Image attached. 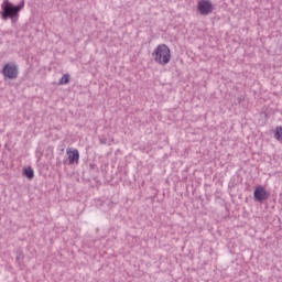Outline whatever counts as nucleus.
Listing matches in <instances>:
<instances>
[{
  "label": "nucleus",
  "mask_w": 282,
  "mask_h": 282,
  "mask_svg": "<svg viewBox=\"0 0 282 282\" xmlns=\"http://www.w3.org/2000/svg\"><path fill=\"white\" fill-rule=\"evenodd\" d=\"M25 8V1H21L18 6L12 4L10 1L4 0L2 3V19L8 21L11 19L12 23H17L19 19V13Z\"/></svg>",
  "instance_id": "f257e3e1"
},
{
  "label": "nucleus",
  "mask_w": 282,
  "mask_h": 282,
  "mask_svg": "<svg viewBox=\"0 0 282 282\" xmlns=\"http://www.w3.org/2000/svg\"><path fill=\"white\" fill-rule=\"evenodd\" d=\"M152 58L158 65H169L171 63V48L166 44H159L152 53Z\"/></svg>",
  "instance_id": "f03ea898"
},
{
  "label": "nucleus",
  "mask_w": 282,
  "mask_h": 282,
  "mask_svg": "<svg viewBox=\"0 0 282 282\" xmlns=\"http://www.w3.org/2000/svg\"><path fill=\"white\" fill-rule=\"evenodd\" d=\"M2 76L9 80L19 78V66L17 64H6L2 68Z\"/></svg>",
  "instance_id": "7ed1b4c3"
},
{
  "label": "nucleus",
  "mask_w": 282,
  "mask_h": 282,
  "mask_svg": "<svg viewBox=\"0 0 282 282\" xmlns=\"http://www.w3.org/2000/svg\"><path fill=\"white\" fill-rule=\"evenodd\" d=\"M213 10H215V7H213V1L210 0H199L197 3V11L202 17H208V14H213Z\"/></svg>",
  "instance_id": "20e7f679"
},
{
  "label": "nucleus",
  "mask_w": 282,
  "mask_h": 282,
  "mask_svg": "<svg viewBox=\"0 0 282 282\" xmlns=\"http://www.w3.org/2000/svg\"><path fill=\"white\" fill-rule=\"evenodd\" d=\"M270 193L265 189V187L258 185L253 192L254 202H259V204H263L267 199H269Z\"/></svg>",
  "instance_id": "39448f33"
},
{
  "label": "nucleus",
  "mask_w": 282,
  "mask_h": 282,
  "mask_svg": "<svg viewBox=\"0 0 282 282\" xmlns=\"http://www.w3.org/2000/svg\"><path fill=\"white\" fill-rule=\"evenodd\" d=\"M66 153L68 155L69 164H78V160H80L78 150H67Z\"/></svg>",
  "instance_id": "423d86ee"
},
{
  "label": "nucleus",
  "mask_w": 282,
  "mask_h": 282,
  "mask_svg": "<svg viewBox=\"0 0 282 282\" xmlns=\"http://www.w3.org/2000/svg\"><path fill=\"white\" fill-rule=\"evenodd\" d=\"M24 175L28 180H34V170L32 167L24 169Z\"/></svg>",
  "instance_id": "0eeeda50"
},
{
  "label": "nucleus",
  "mask_w": 282,
  "mask_h": 282,
  "mask_svg": "<svg viewBox=\"0 0 282 282\" xmlns=\"http://www.w3.org/2000/svg\"><path fill=\"white\" fill-rule=\"evenodd\" d=\"M274 138L275 140H282V127H276L274 130Z\"/></svg>",
  "instance_id": "6e6552de"
},
{
  "label": "nucleus",
  "mask_w": 282,
  "mask_h": 282,
  "mask_svg": "<svg viewBox=\"0 0 282 282\" xmlns=\"http://www.w3.org/2000/svg\"><path fill=\"white\" fill-rule=\"evenodd\" d=\"M67 83H69V75L65 74L59 79L58 85H67Z\"/></svg>",
  "instance_id": "1a4fd4ad"
},
{
  "label": "nucleus",
  "mask_w": 282,
  "mask_h": 282,
  "mask_svg": "<svg viewBox=\"0 0 282 282\" xmlns=\"http://www.w3.org/2000/svg\"><path fill=\"white\" fill-rule=\"evenodd\" d=\"M99 142L100 144H107V138H100Z\"/></svg>",
  "instance_id": "9d476101"
},
{
  "label": "nucleus",
  "mask_w": 282,
  "mask_h": 282,
  "mask_svg": "<svg viewBox=\"0 0 282 282\" xmlns=\"http://www.w3.org/2000/svg\"><path fill=\"white\" fill-rule=\"evenodd\" d=\"M17 261H19L20 259H23V254L21 253V252H19L18 254H17Z\"/></svg>",
  "instance_id": "9b49d317"
}]
</instances>
